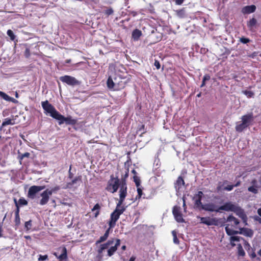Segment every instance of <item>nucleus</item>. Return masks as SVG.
<instances>
[{"mask_svg": "<svg viewBox=\"0 0 261 261\" xmlns=\"http://www.w3.org/2000/svg\"><path fill=\"white\" fill-rule=\"evenodd\" d=\"M127 194L126 184L124 181H122L119 191V200L117 204L116 209L111 214L109 225L110 227H114L120 216L124 212L125 208L122 205Z\"/></svg>", "mask_w": 261, "mask_h": 261, "instance_id": "obj_1", "label": "nucleus"}, {"mask_svg": "<svg viewBox=\"0 0 261 261\" xmlns=\"http://www.w3.org/2000/svg\"><path fill=\"white\" fill-rule=\"evenodd\" d=\"M219 210L220 211L233 212L243 220H245L246 218V216L243 210L237 204L230 201L225 202L223 205L220 206Z\"/></svg>", "mask_w": 261, "mask_h": 261, "instance_id": "obj_2", "label": "nucleus"}, {"mask_svg": "<svg viewBox=\"0 0 261 261\" xmlns=\"http://www.w3.org/2000/svg\"><path fill=\"white\" fill-rule=\"evenodd\" d=\"M240 223L239 220L232 215H229L226 220V225L225 226V231L228 236L239 233V231L234 230V228H240L238 227Z\"/></svg>", "mask_w": 261, "mask_h": 261, "instance_id": "obj_3", "label": "nucleus"}, {"mask_svg": "<svg viewBox=\"0 0 261 261\" xmlns=\"http://www.w3.org/2000/svg\"><path fill=\"white\" fill-rule=\"evenodd\" d=\"M241 121L236 123V130L238 132H242L248 127L253 121L254 117L252 113H249L242 116L241 118Z\"/></svg>", "mask_w": 261, "mask_h": 261, "instance_id": "obj_4", "label": "nucleus"}, {"mask_svg": "<svg viewBox=\"0 0 261 261\" xmlns=\"http://www.w3.org/2000/svg\"><path fill=\"white\" fill-rule=\"evenodd\" d=\"M42 107L46 114H49L54 119H57L60 113L56 110L55 107L51 105L47 100L41 102Z\"/></svg>", "mask_w": 261, "mask_h": 261, "instance_id": "obj_5", "label": "nucleus"}, {"mask_svg": "<svg viewBox=\"0 0 261 261\" xmlns=\"http://www.w3.org/2000/svg\"><path fill=\"white\" fill-rule=\"evenodd\" d=\"M119 185H121L119 179L118 178H114L113 176H111V179L108 182L107 189L108 191L113 193L117 191Z\"/></svg>", "mask_w": 261, "mask_h": 261, "instance_id": "obj_6", "label": "nucleus"}, {"mask_svg": "<svg viewBox=\"0 0 261 261\" xmlns=\"http://www.w3.org/2000/svg\"><path fill=\"white\" fill-rule=\"evenodd\" d=\"M57 120L59 121V124L61 125L65 123L67 125H74L77 123V119L73 118L71 116L65 117L64 116L59 114Z\"/></svg>", "mask_w": 261, "mask_h": 261, "instance_id": "obj_7", "label": "nucleus"}, {"mask_svg": "<svg viewBox=\"0 0 261 261\" xmlns=\"http://www.w3.org/2000/svg\"><path fill=\"white\" fill-rule=\"evenodd\" d=\"M60 80L62 82L71 86L79 85L80 84V82L74 77L70 75L62 76L60 77Z\"/></svg>", "mask_w": 261, "mask_h": 261, "instance_id": "obj_8", "label": "nucleus"}, {"mask_svg": "<svg viewBox=\"0 0 261 261\" xmlns=\"http://www.w3.org/2000/svg\"><path fill=\"white\" fill-rule=\"evenodd\" d=\"M107 84L108 88L109 89L114 91L120 90L125 87V83H121V85L119 87V86L117 85L116 79H115L114 81H113L111 77L108 78L107 82Z\"/></svg>", "mask_w": 261, "mask_h": 261, "instance_id": "obj_9", "label": "nucleus"}, {"mask_svg": "<svg viewBox=\"0 0 261 261\" xmlns=\"http://www.w3.org/2000/svg\"><path fill=\"white\" fill-rule=\"evenodd\" d=\"M45 186H32L28 191V197L31 199H34L36 197V194L40 191L44 189Z\"/></svg>", "mask_w": 261, "mask_h": 261, "instance_id": "obj_10", "label": "nucleus"}, {"mask_svg": "<svg viewBox=\"0 0 261 261\" xmlns=\"http://www.w3.org/2000/svg\"><path fill=\"white\" fill-rule=\"evenodd\" d=\"M219 206L217 205L216 204L213 202H209L207 203L204 204L202 205L199 210H204L205 211L210 212H219Z\"/></svg>", "mask_w": 261, "mask_h": 261, "instance_id": "obj_11", "label": "nucleus"}, {"mask_svg": "<svg viewBox=\"0 0 261 261\" xmlns=\"http://www.w3.org/2000/svg\"><path fill=\"white\" fill-rule=\"evenodd\" d=\"M204 194L202 191H198L197 193L195 194L193 197L194 201V206L200 210L203 204H202L201 200Z\"/></svg>", "mask_w": 261, "mask_h": 261, "instance_id": "obj_12", "label": "nucleus"}, {"mask_svg": "<svg viewBox=\"0 0 261 261\" xmlns=\"http://www.w3.org/2000/svg\"><path fill=\"white\" fill-rule=\"evenodd\" d=\"M58 250H61V254L60 255L57 252H54L53 254L60 261L66 259L67 258V252L66 247H61Z\"/></svg>", "mask_w": 261, "mask_h": 261, "instance_id": "obj_13", "label": "nucleus"}, {"mask_svg": "<svg viewBox=\"0 0 261 261\" xmlns=\"http://www.w3.org/2000/svg\"><path fill=\"white\" fill-rule=\"evenodd\" d=\"M50 193L51 192H49L48 190H46L41 194L42 198L39 202L40 205H44L47 204L49 200V197L51 195Z\"/></svg>", "mask_w": 261, "mask_h": 261, "instance_id": "obj_14", "label": "nucleus"}, {"mask_svg": "<svg viewBox=\"0 0 261 261\" xmlns=\"http://www.w3.org/2000/svg\"><path fill=\"white\" fill-rule=\"evenodd\" d=\"M197 218L200 219L201 223L206 224L208 226L216 224V221L215 219L211 218L210 217H198Z\"/></svg>", "mask_w": 261, "mask_h": 261, "instance_id": "obj_15", "label": "nucleus"}, {"mask_svg": "<svg viewBox=\"0 0 261 261\" xmlns=\"http://www.w3.org/2000/svg\"><path fill=\"white\" fill-rule=\"evenodd\" d=\"M114 244V245H111L108 250V255L109 256H112L117 250L118 247L120 245V240L119 239H116L115 243Z\"/></svg>", "mask_w": 261, "mask_h": 261, "instance_id": "obj_16", "label": "nucleus"}, {"mask_svg": "<svg viewBox=\"0 0 261 261\" xmlns=\"http://www.w3.org/2000/svg\"><path fill=\"white\" fill-rule=\"evenodd\" d=\"M114 239H111L109 240L107 243L101 244L100 245V248L98 249V252L101 253L103 250L109 248L111 245L114 244Z\"/></svg>", "mask_w": 261, "mask_h": 261, "instance_id": "obj_17", "label": "nucleus"}, {"mask_svg": "<svg viewBox=\"0 0 261 261\" xmlns=\"http://www.w3.org/2000/svg\"><path fill=\"white\" fill-rule=\"evenodd\" d=\"M185 185V181L181 176H179L175 184V188L177 192H179L182 188V186Z\"/></svg>", "mask_w": 261, "mask_h": 261, "instance_id": "obj_18", "label": "nucleus"}, {"mask_svg": "<svg viewBox=\"0 0 261 261\" xmlns=\"http://www.w3.org/2000/svg\"><path fill=\"white\" fill-rule=\"evenodd\" d=\"M256 10V6L255 5L247 6L243 8L242 12L244 14H250L254 12Z\"/></svg>", "mask_w": 261, "mask_h": 261, "instance_id": "obj_19", "label": "nucleus"}, {"mask_svg": "<svg viewBox=\"0 0 261 261\" xmlns=\"http://www.w3.org/2000/svg\"><path fill=\"white\" fill-rule=\"evenodd\" d=\"M240 231H239V233L243 234V235L248 237H252L253 234V232L252 230L247 228H240Z\"/></svg>", "mask_w": 261, "mask_h": 261, "instance_id": "obj_20", "label": "nucleus"}, {"mask_svg": "<svg viewBox=\"0 0 261 261\" xmlns=\"http://www.w3.org/2000/svg\"><path fill=\"white\" fill-rule=\"evenodd\" d=\"M234 188V186L233 185H227L224 187H222V185H221V182L218 183V186L217 187V191H220L221 190H225L227 191H231Z\"/></svg>", "mask_w": 261, "mask_h": 261, "instance_id": "obj_21", "label": "nucleus"}, {"mask_svg": "<svg viewBox=\"0 0 261 261\" xmlns=\"http://www.w3.org/2000/svg\"><path fill=\"white\" fill-rule=\"evenodd\" d=\"M0 97L7 101H11L14 103L17 101L14 98L9 96L6 93L1 91H0Z\"/></svg>", "mask_w": 261, "mask_h": 261, "instance_id": "obj_22", "label": "nucleus"}, {"mask_svg": "<svg viewBox=\"0 0 261 261\" xmlns=\"http://www.w3.org/2000/svg\"><path fill=\"white\" fill-rule=\"evenodd\" d=\"M109 228L106 230V231L105 232L103 236L100 237L99 238V240H98L96 241V244H100V243L105 241L108 239L109 234V231H110V229L112 228V227H110V225L109 224Z\"/></svg>", "mask_w": 261, "mask_h": 261, "instance_id": "obj_23", "label": "nucleus"}, {"mask_svg": "<svg viewBox=\"0 0 261 261\" xmlns=\"http://www.w3.org/2000/svg\"><path fill=\"white\" fill-rule=\"evenodd\" d=\"M142 34V32L140 30L135 29L132 32V38L134 41H138Z\"/></svg>", "mask_w": 261, "mask_h": 261, "instance_id": "obj_24", "label": "nucleus"}, {"mask_svg": "<svg viewBox=\"0 0 261 261\" xmlns=\"http://www.w3.org/2000/svg\"><path fill=\"white\" fill-rule=\"evenodd\" d=\"M81 180V177L80 176L75 177L71 182H69L66 185V188H70L72 186L77 184V181Z\"/></svg>", "mask_w": 261, "mask_h": 261, "instance_id": "obj_25", "label": "nucleus"}, {"mask_svg": "<svg viewBox=\"0 0 261 261\" xmlns=\"http://www.w3.org/2000/svg\"><path fill=\"white\" fill-rule=\"evenodd\" d=\"M176 16L179 18H183L186 17V13L184 9L175 11Z\"/></svg>", "mask_w": 261, "mask_h": 261, "instance_id": "obj_26", "label": "nucleus"}, {"mask_svg": "<svg viewBox=\"0 0 261 261\" xmlns=\"http://www.w3.org/2000/svg\"><path fill=\"white\" fill-rule=\"evenodd\" d=\"M14 121L13 120L10 118H6L2 123V127L5 126L7 125H13Z\"/></svg>", "mask_w": 261, "mask_h": 261, "instance_id": "obj_27", "label": "nucleus"}, {"mask_svg": "<svg viewBox=\"0 0 261 261\" xmlns=\"http://www.w3.org/2000/svg\"><path fill=\"white\" fill-rule=\"evenodd\" d=\"M242 93L245 95L247 98L253 97L254 95V92L249 90H243L242 91Z\"/></svg>", "mask_w": 261, "mask_h": 261, "instance_id": "obj_28", "label": "nucleus"}, {"mask_svg": "<svg viewBox=\"0 0 261 261\" xmlns=\"http://www.w3.org/2000/svg\"><path fill=\"white\" fill-rule=\"evenodd\" d=\"M172 213L174 217L181 214L180 212V207L177 206H174L173 208Z\"/></svg>", "mask_w": 261, "mask_h": 261, "instance_id": "obj_29", "label": "nucleus"}, {"mask_svg": "<svg viewBox=\"0 0 261 261\" xmlns=\"http://www.w3.org/2000/svg\"><path fill=\"white\" fill-rule=\"evenodd\" d=\"M256 23L257 21L256 19H255L254 18H252L248 22L247 25L249 28H252L256 25Z\"/></svg>", "mask_w": 261, "mask_h": 261, "instance_id": "obj_30", "label": "nucleus"}, {"mask_svg": "<svg viewBox=\"0 0 261 261\" xmlns=\"http://www.w3.org/2000/svg\"><path fill=\"white\" fill-rule=\"evenodd\" d=\"M100 208V207L98 203H97L94 206V207L92 209V211L93 212L96 211V213H95V217H97V216L99 215Z\"/></svg>", "mask_w": 261, "mask_h": 261, "instance_id": "obj_31", "label": "nucleus"}, {"mask_svg": "<svg viewBox=\"0 0 261 261\" xmlns=\"http://www.w3.org/2000/svg\"><path fill=\"white\" fill-rule=\"evenodd\" d=\"M240 237L238 236H231L230 239L231 245L232 246H235V244L233 242L240 241Z\"/></svg>", "mask_w": 261, "mask_h": 261, "instance_id": "obj_32", "label": "nucleus"}, {"mask_svg": "<svg viewBox=\"0 0 261 261\" xmlns=\"http://www.w3.org/2000/svg\"><path fill=\"white\" fill-rule=\"evenodd\" d=\"M18 205L23 206L26 205L28 204L27 201L23 198H21L19 199L18 201H17Z\"/></svg>", "mask_w": 261, "mask_h": 261, "instance_id": "obj_33", "label": "nucleus"}, {"mask_svg": "<svg viewBox=\"0 0 261 261\" xmlns=\"http://www.w3.org/2000/svg\"><path fill=\"white\" fill-rule=\"evenodd\" d=\"M172 236L173 237V242L174 244H179V241L177 237V236H176V232L175 231V230H173L172 231Z\"/></svg>", "mask_w": 261, "mask_h": 261, "instance_id": "obj_34", "label": "nucleus"}, {"mask_svg": "<svg viewBox=\"0 0 261 261\" xmlns=\"http://www.w3.org/2000/svg\"><path fill=\"white\" fill-rule=\"evenodd\" d=\"M245 254V252L243 250L242 246L240 244L238 246V255L239 256H244Z\"/></svg>", "mask_w": 261, "mask_h": 261, "instance_id": "obj_35", "label": "nucleus"}, {"mask_svg": "<svg viewBox=\"0 0 261 261\" xmlns=\"http://www.w3.org/2000/svg\"><path fill=\"white\" fill-rule=\"evenodd\" d=\"M176 221L179 223H182L184 222V219L182 218V214H179L174 216Z\"/></svg>", "mask_w": 261, "mask_h": 261, "instance_id": "obj_36", "label": "nucleus"}, {"mask_svg": "<svg viewBox=\"0 0 261 261\" xmlns=\"http://www.w3.org/2000/svg\"><path fill=\"white\" fill-rule=\"evenodd\" d=\"M210 79V76L208 74H205L203 77L202 82L201 85V87H204L205 85V81H208Z\"/></svg>", "mask_w": 261, "mask_h": 261, "instance_id": "obj_37", "label": "nucleus"}, {"mask_svg": "<svg viewBox=\"0 0 261 261\" xmlns=\"http://www.w3.org/2000/svg\"><path fill=\"white\" fill-rule=\"evenodd\" d=\"M60 189V187L58 186H56L51 189H46L48 192H51L50 194L52 195L53 193L56 192Z\"/></svg>", "mask_w": 261, "mask_h": 261, "instance_id": "obj_38", "label": "nucleus"}, {"mask_svg": "<svg viewBox=\"0 0 261 261\" xmlns=\"http://www.w3.org/2000/svg\"><path fill=\"white\" fill-rule=\"evenodd\" d=\"M32 227V221L29 220L28 221L25 222L24 224V227L27 231L29 230Z\"/></svg>", "mask_w": 261, "mask_h": 261, "instance_id": "obj_39", "label": "nucleus"}, {"mask_svg": "<svg viewBox=\"0 0 261 261\" xmlns=\"http://www.w3.org/2000/svg\"><path fill=\"white\" fill-rule=\"evenodd\" d=\"M7 34L12 40H14L15 39V36L12 30H8L7 31Z\"/></svg>", "mask_w": 261, "mask_h": 261, "instance_id": "obj_40", "label": "nucleus"}, {"mask_svg": "<svg viewBox=\"0 0 261 261\" xmlns=\"http://www.w3.org/2000/svg\"><path fill=\"white\" fill-rule=\"evenodd\" d=\"M30 155V153L25 152L23 154H19L18 156V158L20 160V162L24 158H29Z\"/></svg>", "mask_w": 261, "mask_h": 261, "instance_id": "obj_41", "label": "nucleus"}, {"mask_svg": "<svg viewBox=\"0 0 261 261\" xmlns=\"http://www.w3.org/2000/svg\"><path fill=\"white\" fill-rule=\"evenodd\" d=\"M248 190L249 192H252L254 194H256L258 192V190L257 189V188L256 187H255L254 186H251V187H249L248 189Z\"/></svg>", "mask_w": 261, "mask_h": 261, "instance_id": "obj_42", "label": "nucleus"}, {"mask_svg": "<svg viewBox=\"0 0 261 261\" xmlns=\"http://www.w3.org/2000/svg\"><path fill=\"white\" fill-rule=\"evenodd\" d=\"M15 225L17 226H19L20 224V218L19 216H15Z\"/></svg>", "mask_w": 261, "mask_h": 261, "instance_id": "obj_43", "label": "nucleus"}, {"mask_svg": "<svg viewBox=\"0 0 261 261\" xmlns=\"http://www.w3.org/2000/svg\"><path fill=\"white\" fill-rule=\"evenodd\" d=\"M14 202H15L16 206L17 207L16 211H15V216H19V206L18 205V203H17V201L16 199H14Z\"/></svg>", "mask_w": 261, "mask_h": 261, "instance_id": "obj_44", "label": "nucleus"}, {"mask_svg": "<svg viewBox=\"0 0 261 261\" xmlns=\"http://www.w3.org/2000/svg\"><path fill=\"white\" fill-rule=\"evenodd\" d=\"M24 55L25 57L27 58H29L30 57L31 54H30V50L29 48H27L25 49L24 53Z\"/></svg>", "mask_w": 261, "mask_h": 261, "instance_id": "obj_45", "label": "nucleus"}, {"mask_svg": "<svg viewBox=\"0 0 261 261\" xmlns=\"http://www.w3.org/2000/svg\"><path fill=\"white\" fill-rule=\"evenodd\" d=\"M137 192H138V195L136 196V198H141V196L142 195V190L139 187H137Z\"/></svg>", "mask_w": 261, "mask_h": 261, "instance_id": "obj_46", "label": "nucleus"}, {"mask_svg": "<svg viewBox=\"0 0 261 261\" xmlns=\"http://www.w3.org/2000/svg\"><path fill=\"white\" fill-rule=\"evenodd\" d=\"M250 41V40L247 38L242 37L240 38V42L244 43L246 44Z\"/></svg>", "mask_w": 261, "mask_h": 261, "instance_id": "obj_47", "label": "nucleus"}, {"mask_svg": "<svg viewBox=\"0 0 261 261\" xmlns=\"http://www.w3.org/2000/svg\"><path fill=\"white\" fill-rule=\"evenodd\" d=\"M47 258H48V256L47 255H39V257L38 258V261L45 260L47 259Z\"/></svg>", "mask_w": 261, "mask_h": 261, "instance_id": "obj_48", "label": "nucleus"}, {"mask_svg": "<svg viewBox=\"0 0 261 261\" xmlns=\"http://www.w3.org/2000/svg\"><path fill=\"white\" fill-rule=\"evenodd\" d=\"M134 181L137 187H139L140 186V180L137 176L134 177Z\"/></svg>", "mask_w": 261, "mask_h": 261, "instance_id": "obj_49", "label": "nucleus"}, {"mask_svg": "<svg viewBox=\"0 0 261 261\" xmlns=\"http://www.w3.org/2000/svg\"><path fill=\"white\" fill-rule=\"evenodd\" d=\"M105 14L107 15H110L113 14V10L112 8L108 9L106 10L105 12Z\"/></svg>", "mask_w": 261, "mask_h": 261, "instance_id": "obj_50", "label": "nucleus"}, {"mask_svg": "<svg viewBox=\"0 0 261 261\" xmlns=\"http://www.w3.org/2000/svg\"><path fill=\"white\" fill-rule=\"evenodd\" d=\"M154 66L157 69H160V63L159 61L155 60L154 63Z\"/></svg>", "mask_w": 261, "mask_h": 261, "instance_id": "obj_51", "label": "nucleus"}, {"mask_svg": "<svg viewBox=\"0 0 261 261\" xmlns=\"http://www.w3.org/2000/svg\"><path fill=\"white\" fill-rule=\"evenodd\" d=\"M185 0H175V4L177 5H181Z\"/></svg>", "mask_w": 261, "mask_h": 261, "instance_id": "obj_52", "label": "nucleus"}, {"mask_svg": "<svg viewBox=\"0 0 261 261\" xmlns=\"http://www.w3.org/2000/svg\"><path fill=\"white\" fill-rule=\"evenodd\" d=\"M254 219L258 222L259 223L261 224V219H260V217H259L258 216H255L254 217Z\"/></svg>", "mask_w": 261, "mask_h": 261, "instance_id": "obj_53", "label": "nucleus"}, {"mask_svg": "<svg viewBox=\"0 0 261 261\" xmlns=\"http://www.w3.org/2000/svg\"><path fill=\"white\" fill-rule=\"evenodd\" d=\"M250 256L251 258H254L256 257V254L255 252H253L250 254Z\"/></svg>", "mask_w": 261, "mask_h": 261, "instance_id": "obj_54", "label": "nucleus"}, {"mask_svg": "<svg viewBox=\"0 0 261 261\" xmlns=\"http://www.w3.org/2000/svg\"><path fill=\"white\" fill-rule=\"evenodd\" d=\"M228 183V181L226 180H224L222 183L221 182V185H222V187H224L225 185H227Z\"/></svg>", "mask_w": 261, "mask_h": 261, "instance_id": "obj_55", "label": "nucleus"}, {"mask_svg": "<svg viewBox=\"0 0 261 261\" xmlns=\"http://www.w3.org/2000/svg\"><path fill=\"white\" fill-rule=\"evenodd\" d=\"M130 14L132 15L133 17H135L137 15L138 13L136 11H130Z\"/></svg>", "mask_w": 261, "mask_h": 261, "instance_id": "obj_56", "label": "nucleus"}, {"mask_svg": "<svg viewBox=\"0 0 261 261\" xmlns=\"http://www.w3.org/2000/svg\"><path fill=\"white\" fill-rule=\"evenodd\" d=\"M71 170V167H70L69 171V178H72L73 176V174L70 172Z\"/></svg>", "mask_w": 261, "mask_h": 261, "instance_id": "obj_57", "label": "nucleus"}, {"mask_svg": "<svg viewBox=\"0 0 261 261\" xmlns=\"http://www.w3.org/2000/svg\"><path fill=\"white\" fill-rule=\"evenodd\" d=\"M257 214L260 217V219H261V208L257 210Z\"/></svg>", "mask_w": 261, "mask_h": 261, "instance_id": "obj_58", "label": "nucleus"}, {"mask_svg": "<svg viewBox=\"0 0 261 261\" xmlns=\"http://www.w3.org/2000/svg\"><path fill=\"white\" fill-rule=\"evenodd\" d=\"M241 184V181H238L235 185H233L234 186V187H238Z\"/></svg>", "mask_w": 261, "mask_h": 261, "instance_id": "obj_59", "label": "nucleus"}, {"mask_svg": "<svg viewBox=\"0 0 261 261\" xmlns=\"http://www.w3.org/2000/svg\"><path fill=\"white\" fill-rule=\"evenodd\" d=\"M182 200H183V207L185 208L186 207V202H185V197L182 198Z\"/></svg>", "mask_w": 261, "mask_h": 261, "instance_id": "obj_60", "label": "nucleus"}, {"mask_svg": "<svg viewBox=\"0 0 261 261\" xmlns=\"http://www.w3.org/2000/svg\"><path fill=\"white\" fill-rule=\"evenodd\" d=\"M121 83H124L122 81H120L119 82H117V85H118V86H119V87H120L121 85Z\"/></svg>", "mask_w": 261, "mask_h": 261, "instance_id": "obj_61", "label": "nucleus"}, {"mask_svg": "<svg viewBox=\"0 0 261 261\" xmlns=\"http://www.w3.org/2000/svg\"><path fill=\"white\" fill-rule=\"evenodd\" d=\"M135 259V257H133V256H132L129 259V261H134Z\"/></svg>", "mask_w": 261, "mask_h": 261, "instance_id": "obj_62", "label": "nucleus"}, {"mask_svg": "<svg viewBox=\"0 0 261 261\" xmlns=\"http://www.w3.org/2000/svg\"><path fill=\"white\" fill-rule=\"evenodd\" d=\"M257 254L261 257V249L257 252Z\"/></svg>", "mask_w": 261, "mask_h": 261, "instance_id": "obj_63", "label": "nucleus"}, {"mask_svg": "<svg viewBox=\"0 0 261 261\" xmlns=\"http://www.w3.org/2000/svg\"><path fill=\"white\" fill-rule=\"evenodd\" d=\"M24 238L26 239H31V237L30 236H25Z\"/></svg>", "mask_w": 261, "mask_h": 261, "instance_id": "obj_64", "label": "nucleus"}]
</instances>
